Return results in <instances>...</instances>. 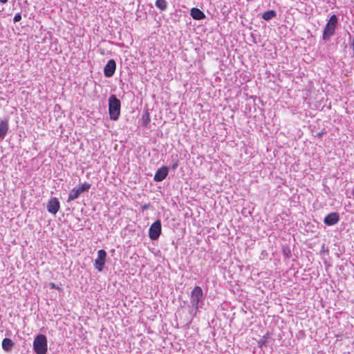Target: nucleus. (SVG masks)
I'll list each match as a JSON object with an SVG mask.
<instances>
[{
	"label": "nucleus",
	"mask_w": 354,
	"mask_h": 354,
	"mask_svg": "<svg viewBox=\"0 0 354 354\" xmlns=\"http://www.w3.org/2000/svg\"><path fill=\"white\" fill-rule=\"evenodd\" d=\"M121 103L115 95H111L109 98V113L110 118L117 120L120 115Z\"/></svg>",
	"instance_id": "1"
},
{
	"label": "nucleus",
	"mask_w": 354,
	"mask_h": 354,
	"mask_svg": "<svg viewBox=\"0 0 354 354\" xmlns=\"http://www.w3.org/2000/svg\"><path fill=\"white\" fill-rule=\"evenodd\" d=\"M8 1V0H0V2L2 3H6Z\"/></svg>",
	"instance_id": "21"
},
{
	"label": "nucleus",
	"mask_w": 354,
	"mask_h": 354,
	"mask_svg": "<svg viewBox=\"0 0 354 354\" xmlns=\"http://www.w3.org/2000/svg\"><path fill=\"white\" fill-rule=\"evenodd\" d=\"M21 19V15L20 13H17L14 18H13V21L14 22H18Z\"/></svg>",
	"instance_id": "19"
},
{
	"label": "nucleus",
	"mask_w": 354,
	"mask_h": 354,
	"mask_svg": "<svg viewBox=\"0 0 354 354\" xmlns=\"http://www.w3.org/2000/svg\"><path fill=\"white\" fill-rule=\"evenodd\" d=\"M161 222L160 220L156 221L150 226L149 230V236L151 240H157L161 234Z\"/></svg>",
	"instance_id": "5"
},
{
	"label": "nucleus",
	"mask_w": 354,
	"mask_h": 354,
	"mask_svg": "<svg viewBox=\"0 0 354 354\" xmlns=\"http://www.w3.org/2000/svg\"><path fill=\"white\" fill-rule=\"evenodd\" d=\"M106 252L104 250H100L97 252V257L95 260V268L97 269L99 272H102L104 269V266L106 261Z\"/></svg>",
	"instance_id": "6"
},
{
	"label": "nucleus",
	"mask_w": 354,
	"mask_h": 354,
	"mask_svg": "<svg viewBox=\"0 0 354 354\" xmlns=\"http://www.w3.org/2000/svg\"><path fill=\"white\" fill-rule=\"evenodd\" d=\"M167 175L168 168L167 167H162L156 171L153 180L156 182H161L167 177Z\"/></svg>",
	"instance_id": "10"
},
{
	"label": "nucleus",
	"mask_w": 354,
	"mask_h": 354,
	"mask_svg": "<svg viewBox=\"0 0 354 354\" xmlns=\"http://www.w3.org/2000/svg\"><path fill=\"white\" fill-rule=\"evenodd\" d=\"M141 121H142V125L143 127H146L148 126V124H149V122L151 121L149 113H148V111H145L142 114Z\"/></svg>",
	"instance_id": "16"
},
{
	"label": "nucleus",
	"mask_w": 354,
	"mask_h": 354,
	"mask_svg": "<svg viewBox=\"0 0 354 354\" xmlns=\"http://www.w3.org/2000/svg\"><path fill=\"white\" fill-rule=\"evenodd\" d=\"M276 12L274 10H268L263 14V19L266 21H269L276 16Z\"/></svg>",
	"instance_id": "17"
},
{
	"label": "nucleus",
	"mask_w": 354,
	"mask_h": 354,
	"mask_svg": "<svg viewBox=\"0 0 354 354\" xmlns=\"http://www.w3.org/2000/svg\"><path fill=\"white\" fill-rule=\"evenodd\" d=\"M47 338L44 335H38L35 337L33 342V348L37 354H46L47 352Z\"/></svg>",
	"instance_id": "4"
},
{
	"label": "nucleus",
	"mask_w": 354,
	"mask_h": 354,
	"mask_svg": "<svg viewBox=\"0 0 354 354\" xmlns=\"http://www.w3.org/2000/svg\"><path fill=\"white\" fill-rule=\"evenodd\" d=\"M190 15L196 20H201L205 18V15L203 12L197 8H193L191 9Z\"/></svg>",
	"instance_id": "11"
},
{
	"label": "nucleus",
	"mask_w": 354,
	"mask_h": 354,
	"mask_svg": "<svg viewBox=\"0 0 354 354\" xmlns=\"http://www.w3.org/2000/svg\"><path fill=\"white\" fill-rule=\"evenodd\" d=\"M91 188V184L89 183H84L83 184H81L79 185L78 187H77V189L81 192H88L89 190V189Z\"/></svg>",
	"instance_id": "18"
},
{
	"label": "nucleus",
	"mask_w": 354,
	"mask_h": 354,
	"mask_svg": "<svg viewBox=\"0 0 354 354\" xmlns=\"http://www.w3.org/2000/svg\"><path fill=\"white\" fill-rule=\"evenodd\" d=\"M265 337H263V339H261L260 342H259V344H260V346H261L262 344H266V340L264 339Z\"/></svg>",
	"instance_id": "20"
},
{
	"label": "nucleus",
	"mask_w": 354,
	"mask_h": 354,
	"mask_svg": "<svg viewBox=\"0 0 354 354\" xmlns=\"http://www.w3.org/2000/svg\"><path fill=\"white\" fill-rule=\"evenodd\" d=\"M176 166H177V165H174L173 169H175Z\"/></svg>",
	"instance_id": "22"
},
{
	"label": "nucleus",
	"mask_w": 354,
	"mask_h": 354,
	"mask_svg": "<svg viewBox=\"0 0 354 354\" xmlns=\"http://www.w3.org/2000/svg\"><path fill=\"white\" fill-rule=\"evenodd\" d=\"M81 192L77 189V187L73 188L69 193L67 202H70L77 198Z\"/></svg>",
	"instance_id": "14"
},
{
	"label": "nucleus",
	"mask_w": 354,
	"mask_h": 354,
	"mask_svg": "<svg viewBox=\"0 0 354 354\" xmlns=\"http://www.w3.org/2000/svg\"><path fill=\"white\" fill-rule=\"evenodd\" d=\"M116 69V63L114 59H110L108 61L104 68V74L106 77H112Z\"/></svg>",
	"instance_id": "7"
},
{
	"label": "nucleus",
	"mask_w": 354,
	"mask_h": 354,
	"mask_svg": "<svg viewBox=\"0 0 354 354\" xmlns=\"http://www.w3.org/2000/svg\"><path fill=\"white\" fill-rule=\"evenodd\" d=\"M339 221V216L337 212H332L328 214L324 218V222L328 226L333 225L337 223Z\"/></svg>",
	"instance_id": "8"
},
{
	"label": "nucleus",
	"mask_w": 354,
	"mask_h": 354,
	"mask_svg": "<svg viewBox=\"0 0 354 354\" xmlns=\"http://www.w3.org/2000/svg\"><path fill=\"white\" fill-rule=\"evenodd\" d=\"M338 24V18L335 15H333L326 25L325 26L323 31L322 39L325 41H328L330 37L335 34L337 25Z\"/></svg>",
	"instance_id": "2"
},
{
	"label": "nucleus",
	"mask_w": 354,
	"mask_h": 354,
	"mask_svg": "<svg viewBox=\"0 0 354 354\" xmlns=\"http://www.w3.org/2000/svg\"><path fill=\"white\" fill-rule=\"evenodd\" d=\"M203 292L200 286H195L190 295L192 306L197 310L203 304Z\"/></svg>",
	"instance_id": "3"
},
{
	"label": "nucleus",
	"mask_w": 354,
	"mask_h": 354,
	"mask_svg": "<svg viewBox=\"0 0 354 354\" xmlns=\"http://www.w3.org/2000/svg\"><path fill=\"white\" fill-rule=\"evenodd\" d=\"M14 346L13 341L10 338H4L2 341V348L6 352H10Z\"/></svg>",
	"instance_id": "13"
},
{
	"label": "nucleus",
	"mask_w": 354,
	"mask_h": 354,
	"mask_svg": "<svg viewBox=\"0 0 354 354\" xmlns=\"http://www.w3.org/2000/svg\"><path fill=\"white\" fill-rule=\"evenodd\" d=\"M8 131V121L7 120L0 122V140L4 139Z\"/></svg>",
	"instance_id": "12"
},
{
	"label": "nucleus",
	"mask_w": 354,
	"mask_h": 354,
	"mask_svg": "<svg viewBox=\"0 0 354 354\" xmlns=\"http://www.w3.org/2000/svg\"><path fill=\"white\" fill-rule=\"evenodd\" d=\"M155 4L161 11H165L167 8V2L166 0H156Z\"/></svg>",
	"instance_id": "15"
},
{
	"label": "nucleus",
	"mask_w": 354,
	"mask_h": 354,
	"mask_svg": "<svg viewBox=\"0 0 354 354\" xmlns=\"http://www.w3.org/2000/svg\"><path fill=\"white\" fill-rule=\"evenodd\" d=\"M48 212L55 214L59 209V202L57 198H52L48 203Z\"/></svg>",
	"instance_id": "9"
}]
</instances>
